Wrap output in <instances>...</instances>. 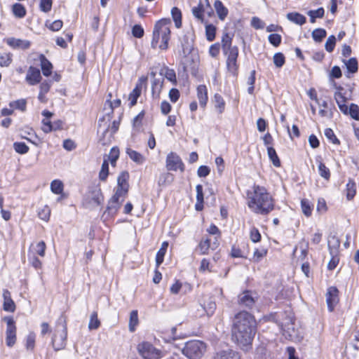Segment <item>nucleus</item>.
I'll list each match as a JSON object with an SVG mask.
<instances>
[{
    "instance_id": "38",
    "label": "nucleus",
    "mask_w": 359,
    "mask_h": 359,
    "mask_svg": "<svg viewBox=\"0 0 359 359\" xmlns=\"http://www.w3.org/2000/svg\"><path fill=\"white\" fill-rule=\"evenodd\" d=\"M172 18L175 22V27L180 28L182 26V12L177 8L173 7L171 10Z\"/></svg>"
},
{
    "instance_id": "54",
    "label": "nucleus",
    "mask_w": 359,
    "mask_h": 359,
    "mask_svg": "<svg viewBox=\"0 0 359 359\" xmlns=\"http://www.w3.org/2000/svg\"><path fill=\"white\" fill-rule=\"evenodd\" d=\"M348 114H350L352 118L359 121V107L355 104H351Z\"/></svg>"
},
{
    "instance_id": "56",
    "label": "nucleus",
    "mask_w": 359,
    "mask_h": 359,
    "mask_svg": "<svg viewBox=\"0 0 359 359\" xmlns=\"http://www.w3.org/2000/svg\"><path fill=\"white\" fill-rule=\"evenodd\" d=\"M52 4V0H41L39 4L40 10L44 13H48L51 10Z\"/></svg>"
},
{
    "instance_id": "5",
    "label": "nucleus",
    "mask_w": 359,
    "mask_h": 359,
    "mask_svg": "<svg viewBox=\"0 0 359 359\" xmlns=\"http://www.w3.org/2000/svg\"><path fill=\"white\" fill-rule=\"evenodd\" d=\"M207 349L206 344L200 340H190L184 344L182 353L189 359H201Z\"/></svg>"
},
{
    "instance_id": "45",
    "label": "nucleus",
    "mask_w": 359,
    "mask_h": 359,
    "mask_svg": "<svg viewBox=\"0 0 359 359\" xmlns=\"http://www.w3.org/2000/svg\"><path fill=\"white\" fill-rule=\"evenodd\" d=\"M327 32L325 29L318 28L313 31L312 37L316 42H321L322 40L326 36Z\"/></svg>"
},
{
    "instance_id": "16",
    "label": "nucleus",
    "mask_w": 359,
    "mask_h": 359,
    "mask_svg": "<svg viewBox=\"0 0 359 359\" xmlns=\"http://www.w3.org/2000/svg\"><path fill=\"white\" fill-rule=\"evenodd\" d=\"M207 8L211 10V6L208 0H204V3L201 0L197 6H195L192 8V14L193 15L200 20L201 22L203 21V13L205 11Z\"/></svg>"
},
{
    "instance_id": "10",
    "label": "nucleus",
    "mask_w": 359,
    "mask_h": 359,
    "mask_svg": "<svg viewBox=\"0 0 359 359\" xmlns=\"http://www.w3.org/2000/svg\"><path fill=\"white\" fill-rule=\"evenodd\" d=\"M125 198V196L115 192L108 203L105 214L107 213L109 216L115 215L124 201Z\"/></svg>"
},
{
    "instance_id": "3",
    "label": "nucleus",
    "mask_w": 359,
    "mask_h": 359,
    "mask_svg": "<svg viewBox=\"0 0 359 359\" xmlns=\"http://www.w3.org/2000/svg\"><path fill=\"white\" fill-rule=\"evenodd\" d=\"M170 20L163 18L154 25L153 38L151 41L152 48H158L161 50H166L168 48V41L170 39Z\"/></svg>"
},
{
    "instance_id": "13",
    "label": "nucleus",
    "mask_w": 359,
    "mask_h": 359,
    "mask_svg": "<svg viewBox=\"0 0 359 359\" xmlns=\"http://www.w3.org/2000/svg\"><path fill=\"white\" fill-rule=\"evenodd\" d=\"M338 293L339 290L336 287H330L327 289V292L326 293V302L330 311H332L334 310V306L339 302Z\"/></svg>"
},
{
    "instance_id": "51",
    "label": "nucleus",
    "mask_w": 359,
    "mask_h": 359,
    "mask_svg": "<svg viewBox=\"0 0 359 359\" xmlns=\"http://www.w3.org/2000/svg\"><path fill=\"white\" fill-rule=\"evenodd\" d=\"M119 156V150L117 147H113L111 149L109 155L108 156V162L110 161L111 165L114 166Z\"/></svg>"
},
{
    "instance_id": "30",
    "label": "nucleus",
    "mask_w": 359,
    "mask_h": 359,
    "mask_svg": "<svg viewBox=\"0 0 359 359\" xmlns=\"http://www.w3.org/2000/svg\"><path fill=\"white\" fill-rule=\"evenodd\" d=\"M168 247V243L165 241L162 243L161 248L157 252L156 255V264L157 267L163 263Z\"/></svg>"
},
{
    "instance_id": "18",
    "label": "nucleus",
    "mask_w": 359,
    "mask_h": 359,
    "mask_svg": "<svg viewBox=\"0 0 359 359\" xmlns=\"http://www.w3.org/2000/svg\"><path fill=\"white\" fill-rule=\"evenodd\" d=\"M6 43L13 48L27 49L30 46V42L13 37L6 39Z\"/></svg>"
},
{
    "instance_id": "20",
    "label": "nucleus",
    "mask_w": 359,
    "mask_h": 359,
    "mask_svg": "<svg viewBox=\"0 0 359 359\" xmlns=\"http://www.w3.org/2000/svg\"><path fill=\"white\" fill-rule=\"evenodd\" d=\"M213 359H241V356L238 352L226 349L217 352Z\"/></svg>"
},
{
    "instance_id": "57",
    "label": "nucleus",
    "mask_w": 359,
    "mask_h": 359,
    "mask_svg": "<svg viewBox=\"0 0 359 359\" xmlns=\"http://www.w3.org/2000/svg\"><path fill=\"white\" fill-rule=\"evenodd\" d=\"M46 248V245L45 242L40 241L39 242L35 247H34V250L35 252L41 257L45 256V250Z\"/></svg>"
},
{
    "instance_id": "50",
    "label": "nucleus",
    "mask_w": 359,
    "mask_h": 359,
    "mask_svg": "<svg viewBox=\"0 0 359 359\" xmlns=\"http://www.w3.org/2000/svg\"><path fill=\"white\" fill-rule=\"evenodd\" d=\"M273 61L276 67L280 68L285 64V58L283 53H276L273 57Z\"/></svg>"
},
{
    "instance_id": "42",
    "label": "nucleus",
    "mask_w": 359,
    "mask_h": 359,
    "mask_svg": "<svg viewBox=\"0 0 359 359\" xmlns=\"http://www.w3.org/2000/svg\"><path fill=\"white\" fill-rule=\"evenodd\" d=\"M100 325V322L97 318V313L94 311L91 313L88 323L89 330H97Z\"/></svg>"
},
{
    "instance_id": "43",
    "label": "nucleus",
    "mask_w": 359,
    "mask_h": 359,
    "mask_svg": "<svg viewBox=\"0 0 359 359\" xmlns=\"http://www.w3.org/2000/svg\"><path fill=\"white\" fill-rule=\"evenodd\" d=\"M345 65L346 66L348 71L350 73L353 74V73L357 72V71L358 69V60L356 58H355V57L350 58L345 62Z\"/></svg>"
},
{
    "instance_id": "64",
    "label": "nucleus",
    "mask_w": 359,
    "mask_h": 359,
    "mask_svg": "<svg viewBox=\"0 0 359 359\" xmlns=\"http://www.w3.org/2000/svg\"><path fill=\"white\" fill-rule=\"evenodd\" d=\"M266 250L265 249H256L253 254V259L255 262H259L266 255Z\"/></svg>"
},
{
    "instance_id": "11",
    "label": "nucleus",
    "mask_w": 359,
    "mask_h": 359,
    "mask_svg": "<svg viewBox=\"0 0 359 359\" xmlns=\"http://www.w3.org/2000/svg\"><path fill=\"white\" fill-rule=\"evenodd\" d=\"M166 168L168 170L176 171L180 169L184 171V164L180 157L175 153L170 152L166 158Z\"/></svg>"
},
{
    "instance_id": "37",
    "label": "nucleus",
    "mask_w": 359,
    "mask_h": 359,
    "mask_svg": "<svg viewBox=\"0 0 359 359\" xmlns=\"http://www.w3.org/2000/svg\"><path fill=\"white\" fill-rule=\"evenodd\" d=\"M325 11L323 8H319L316 10H311L307 12V15L310 17V22L314 23L316 18H322L324 16Z\"/></svg>"
},
{
    "instance_id": "59",
    "label": "nucleus",
    "mask_w": 359,
    "mask_h": 359,
    "mask_svg": "<svg viewBox=\"0 0 359 359\" xmlns=\"http://www.w3.org/2000/svg\"><path fill=\"white\" fill-rule=\"evenodd\" d=\"M144 29L140 25H135L132 28V34L136 38H142L144 36Z\"/></svg>"
},
{
    "instance_id": "33",
    "label": "nucleus",
    "mask_w": 359,
    "mask_h": 359,
    "mask_svg": "<svg viewBox=\"0 0 359 359\" xmlns=\"http://www.w3.org/2000/svg\"><path fill=\"white\" fill-rule=\"evenodd\" d=\"M13 15L18 18H22L26 15L27 11L25 6L19 3H15L12 6Z\"/></svg>"
},
{
    "instance_id": "14",
    "label": "nucleus",
    "mask_w": 359,
    "mask_h": 359,
    "mask_svg": "<svg viewBox=\"0 0 359 359\" xmlns=\"http://www.w3.org/2000/svg\"><path fill=\"white\" fill-rule=\"evenodd\" d=\"M129 178V174L128 172H122L118 177L117 182L118 187L116 190V193L121 195L126 196L128 190V180Z\"/></svg>"
},
{
    "instance_id": "21",
    "label": "nucleus",
    "mask_w": 359,
    "mask_h": 359,
    "mask_svg": "<svg viewBox=\"0 0 359 359\" xmlns=\"http://www.w3.org/2000/svg\"><path fill=\"white\" fill-rule=\"evenodd\" d=\"M328 249L330 255H339L340 241L336 236H330L327 241Z\"/></svg>"
},
{
    "instance_id": "55",
    "label": "nucleus",
    "mask_w": 359,
    "mask_h": 359,
    "mask_svg": "<svg viewBox=\"0 0 359 359\" xmlns=\"http://www.w3.org/2000/svg\"><path fill=\"white\" fill-rule=\"evenodd\" d=\"M335 43H336L335 36L334 35L330 36L327 38V41L325 45V50L329 53L332 52L334 48Z\"/></svg>"
},
{
    "instance_id": "35",
    "label": "nucleus",
    "mask_w": 359,
    "mask_h": 359,
    "mask_svg": "<svg viewBox=\"0 0 359 359\" xmlns=\"http://www.w3.org/2000/svg\"><path fill=\"white\" fill-rule=\"evenodd\" d=\"M11 108L14 109L20 110L22 112L26 111L27 109V100L25 99H19L9 103Z\"/></svg>"
},
{
    "instance_id": "9",
    "label": "nucleus",
    "mask_w": 359,
    "mask_h": 359,
    "mask_svg": "<svg viewBox=\"0 0 359 359\" xmlns=\"http://www.w3.org/2000/svg\"><path fill=\"white\" fill-rule=\"evenodd\" d=\"M219 245V241L217 238H214V240L204 236L200 241L198 249L201 255H208L210 251L215 250Z\"/></svg>"
},
{
    "instance_id": "2",
    "label": "nucleus",
    "mask_w": 359,
    "mask_h": 359,
    "mask_svg": "<svg viewBox=\"0 0 359 359\" xmlns=\"http://www.w3.org/2000/svg\"><path fill=\"white\" fill-rule=\"evenodd\" d=\"M248 206L254 213L266 215L273 210L274 202L266 189L257 185L248 192Z\"/></svg>"
},
{
    "instance_id": "19",
    "label": "nucleus",
    "mask_w": 359,
    "mask_h": 359,
    "mask_svg": "<svg viewBox=\"0 0 359 359\" xmlns=\"http://www.w3.org/2000/svg\"><path fill=\"white\" fill-rule=\"evenodd\" d=\"M233 36L229 33H224L222 38V48L224 53L233 51V50L238 49L237 46H232Z\"/></svg>"
},
{
    "instance_id": "53",
    "label": "nucleus",
    "mask_w": 359,
    "mask_h": 359,
    "mask_svg": "<svg viewBox=\"0 0 359 359\" xmlns=\"http://www.w3.org/2000/svg\"><path fill=\"white\" fill-rule=\"evenodd\" d=\"M39 218L46 222L49 220L50 215V209L48 205L43 207L38 212Z\"/></svg>"
},
{
    "instance_id": "12",
    "label": "nucleus",
    "mask_w": 359,
    "mask_h": 359,
    "mask_svg": "<svg viewBox=\"0 0 359 359\" xmlns=\"http://www.w3.org/2000/svg\"><path fill=\"white\" fill-rule=\"evenodd\" d=\"M226 56V67L228 71L233 75H236L238 69L237 58L238 56V49L233 50V51L224 53Z\"/></svg>"
},
{
    "instance_id": "60",
    "label": "nucleus",
    "mask_w": 359,
    "mask_h": 359,
    "mask_svg": "<svg viewBox=\"0 0 359 359\" xmlns=\"http://www.w3.org/2000/svg\"><path fill=\"white\" fill-rule=\"evenodd\" d=\"M268 39L269 41L276 47L278 46L281 43V36L278 34H271Z\"/></svg>"
},
{
    "instance_id": "26",
    "label": "nucleus",
    "mask_w": 359,
    "mask_h": 359,
    "mask_svg": "<svg viewBox=\"0 0 359 359\" xmlns=\"http://www.w3.org/2000/svg\"><path fill=\"white\" fill-rule=\"evenodd\" d=\"M39 60L43 74L45 76H49L52 73V64L43 55L39 56Z\"/></svg>"
},
{
    "instance_id": "27",
    "label": "nucleus",
    "mask_w": 359,
    "mask_h": 359,
    "mask_svg": "<svg viewBox=\"0 0 359 359\" xmlns=\"http://www.w3.org/2000/svg\"><path fill=\"white\" fill-rule=\"evenodd\" d=\"M214 7L219 20H224L228 15V9L224 6L219 0H216L214 3Z\"/></svg>"
},
{
    "instance_id": "36",
    "label": "nucleus",
    "mask_w": 359,
    "mask_h": 359,
    "mask_svg": "<svg viewBox=\"0 0 359 359\" xmlns=\"http://www.w3.org/2000/svg\"><path fill=\"white\" fill-rule=\"evenodd\" d=\"M316 161L318 163L319 175L325 180H328L330 177L329 168L320 160L316 159Z\"/></svg>"
},
{
    "instance_id": "52",
    "label": "nucleus",
    "mask_w": 359,
    "mask_h": 359,
    "mask_svg": "<svg viewBox=\"0 0 359 359\" xmlns=\"http://www.w3.org/2000/svg\"><path fill=\"white\" fill-rule=\"evenodd\" d=\"M13 148L17 153L20 154H27L29 151V147L25 142H15Z\"/></svg>"
},
{
    "instance_id": "46",
    "label": "nucleus",
    "mask_w": 359,
    "mask_h": 359,
    "mask_svg": "<svg viewBox=\"0 0 359 359\" xmlns=\"http://www.w3.org/2000/svg\"><path fill=\"white\" fill-rule=\"evenodd\" d=\"M142 90L139 89V87H135L132 92L129 94L128 100L130 101V105L134 106L137 103V98L141 94Z\"/></svg>"
},
{
    "instance_id": "22",
    "label": "nucleus",
    "mask_w": 359,
    "mask_h": 359,
    "mask_svg": "<svg viewBox=\"0 0 359 359\" xmlns=\"http://www.w3.org/2000/svg\"><path fill=\"white\" fill-rule=\"evenodd\" d=\"M4 310L6 311L13 312L15 309V305L11 299V293L8 290H4Z\"/></svg>"
},
{
    "instance_id": "32",
    "label": "nucleus",
    "mask_w": 359,
    "mask_h": 359,
    "mask_svg": "<svg viewBox=\"0 0 359 359\" xmlns=\"http://www.w3.org/2000/svg\"><path fill=\"white\" fill-rule=\"evenodd\" d=\"M174 180V176L170 172L162 173L158 180V184L160 187H165L170 184Z\"/></svg>"
},
{
    "instance_id": "7",
    "label": "nucleus",
    "mask_w": 359,
    "mask_h": 359,
    "mask_svg": "<svg viewBox=\"0 0 359 359\" xmlns=\"http://www.w3.org/2000/svg\"><path fill=\"white\" fill-rule=\"evenodd\" d=\"M137 350L144 359H160L162 357L161 351L147 341L140 343Z\"/></svg>"
},
{
    "instance_id": "6",
    "label": "nucleus",
    "mask_w": 359,
    "mask_h": 359,
    "mask_svg": "<svg viewBox=\"0 0 359 359\" xmlns=\"http://www.w3.org/2000/svg\"><path fill=\"white\" fill-rule=\"evenodd\" d=\"M103 201V196L99 187H92L84 195L82 205L87 209H93L99 206Z\"/></svg>"
},
{
    "instance_id": "62",
    "label": "nucleus",
    "mask_w": 359,
    "mask_h": 359,
    "mask_svg": "<svg viewBox=\"0 0 359 359\" xmlns=\"http://www.w3.org/2000/svg\"><path fill=\"white\" fill-rule=\"evenodd\" d=\"M250 237L253 243H257L261 239V234L257 228L253 227L250 230Z\"/></svg>"
},
{
    "instance_id": "24",
    "label": "nucleus",
    "mask_w": 359,
    "mask_h": 359,
    "mask_svg": "<svg viewBox=\"0 0 359 359\" xmlns=\"http://www.w3.org/2000/svg\"><path fill=\"white\" fill-rule=\"evenodd\" d=\"M197 97L201 107H205L208 102V90L205 85H200L197 88Z\"/></svg>"
},
{
    "instance_id": "58",
    "label": "nucleus",
    "mask_w": 359,
    "mask_h": 359,
    "mask_svg": "<svg viewBox=\"0 0 359 359\" xmlns=\"http://www.w3.org/2000/svg\"><path fill=\"white\" fill-rule=\"evenodd\" d=\"M331 259L327 264V268L329 270L334 269L339 262V255H330Z\"/></svg>"
},
{
    "instance_id": "15",
    "label": "nucleus",
    "mask_w": 359,
    "mask_h": 359,
    "mask_svg": "<svg viewBox=\"0 0 359 359\" xmlns=\"http://www.w3.org/2000/svg\"><path fill=\"white\" fill-rule=\"evenodd\" d=\"M25 80L30 86H34L39 83L41 80L40 70L36 67L32 66L29 67Z\"/></svg>"
},
{
    "instance_id": "28",
    "label": "nucleus",
    "mask_w": 359,
    "mask_h": 359,
    "mask_svg": "<svg viewBox=\"0 0 359 359\" xmlns=\"http://www.w3.org/2000/svg\"><path fill=\"white\" fill-rule=\"evenodd\" d=\"M287 19L290 22L298 25H302L306 23V18L304 15L297 12H292L287 14Z\"/></svg>"
},
{
    "instance_id": "25",
    "label": "nucleus",
    "mask_w": 359,
    "mask_h": 359,
    "mask_svg": "<svg viewBox=\"0 0 359 359\" xmlns=\"http://www.w3.org/2000/svg\"><path fill=\"white\" fill-rule=\"evenodd\" d=\"M201 306L203 313H205L208 316H211L216 309V303L212 297H209L208 301L201 304Z\"/></svg>"
},
{
    "instance_id": "34",
    "label": "nucleus",
    "mask_w": 359,
    "mask_h": 359,
    "mask_svg": "<svg viewBox=\"0 0 359 359\" xmlns=\"http://www.w3.org/2000/svg\"><path fill=\"white\" fill-rule=\"evenodd\" d=\"M138 313L137 310H133L130 313V319L128 328L130 332H133L135 330L136 326L138 325Z\"/></svg>"
},
{
    "instance_id": "29",
    "label": "nucleus",
    "mask_w": 359,
    "mask_h": 359,
    "mask_svg": "<svg viewBox=\"0 0 359 359\" xmlns=\"http://www.w3.org/2000/svg\"><path fill=\"white\" fill-rule=\"evenodd\" d=\"M126 152L132 161L139 165L142 164L145 161L144 156L130 148H127Z\"/></svg>"
},
{
    "instance_id": "48",
    "label": "nucleus",
    "mask_w": 359,
    "mask_h": 359,
    "mask_svg": "<svg viewBox=\"0 0 359 359\" xmlns=\"http://www.w3.org/2000/svg\"><path fill=\"white\" fill-rule=\"evenodd\" d=\"M206 39L208 41H212L215 39L216 27L212 25L205 26Z\"/></svg>"
},
{
    "instance_id": "44",
    "label": "nucleus",
    "mask_w": 359,
    "mask_h": 359,
    "mask_svg": "<svg viewBox=\"0 0 359 359\" xmlns=\"http://www.w3.org/2000/svg\"><path fill=\"white\" fill-rule=\"evenodd\" d=\"M109 175V163L108 160L104 159L102 164L101 170L99 173V178L101 181H105Z\"/></svg>"
},
{
    "instance_id": "61",
    "label": "nucleus",
    "mask_w": 359,
    "mask_h": 359,
    "mask_svg": "<svg viewBox=\"0 0 359 359\" xmlns=\"http://www.w3.org/2000/svg\"><path fill=\"white\" fill-rule=\"evenodd\" d=\"M251 25L256 29H260L265 27V23L258 17H253L251 20Z\"/></svg>"
},
{
    "instance_id": "63",
    "label": "nucleus",
    "mask_w": 359,
    "mask_h": 359,
    "mask_svg": "<svg viewBox=\"0 0 359 359\" xmlns=\"http://www.w3.org/2000/svg\"><path fill=\"white\" fill-rule=\"evenodd\" d=\"M207 232L208 233H210V235L215 236V238H217L218 240L221 237V231H220V230L218 229V227L216 225H215L213 224H212L207 229Z\"/></svg>"
},
{
    "instance_id": "1",
    "label": "nucleus",
    "mask_w": 359,
    "mask_h": 359,
    "mask_svg": "<svg viewBox=\"0 0 359 359\" xmlns=\"http://www.w3.org/2000/svg\"><path fill=\"white\" fill-rule=\"evenodd\" d=\"M257 331L255 317L247 311L235 315L231 329L232 339L242 349L248 351Z\"/></svg>"
},
{
    "instance_id": "49",
    "label": "nucleus",
    "mask_w": 359,
    "mask_h": 359,
    "mask_svg": "<svg viewBox=\"0 0 359 359\" xmlns=\"http://www.w3.org/2000/svg\"><path fill=\"white\" fill-rule=\"evenodd\" d=\"M12 62V54L9 53H0V66L8 67Z\"/></svg>"
},
{
    "instance_id": "39",
    "label": "nucleus",
    "mask_w": 359,
    "mask_h": 359,
    "mask_svg": "<svg viewBox=\"0 0 359 359\" xmlns=\"http://www.w3.org/2000/svg\"><path fill=\"white\" fill-rule=\"evenodd\" d=\"M267 154H268L269 158L271 161L273 165L277 168L280 167V159L276 154V150L271 147H267Z\"/></svg>"
},
{
    "instance_id": "8",
    "label": "nucleus",
    "mask_w": 359,
    "mask_h": 359,
    "mask_svg": "<svg viewBox=\"0 0 359 359\" xmlns=\"http://www.w3.org/2000/svg\"><path fill=\"white\" fill-rule=\"evenodd\" d=\"M4 320L6 323V344L8 347H12L16 341V326L12 316H6Z\"/></svg>"
},
{
    "instance_id": "4",
    "label": "nucleus",
    "mask_w": 359,
    "mask_h": 359,
    "mask_svg": "<svg viewBox=\"0 0 359 359\" xmlns=\"http://www.w3.org/2000/svg\"><path fill=\"white\" fill-rule=\"evenodd\" d=\"M67 336L66 320L63 316L59 318L56 323L54 333L52 336L51 344L55 351L65 348Z\"/></svg>"
},
{
    "instance_id": "31",
    "label": "nucleus",
    "mask_w": 359,
    "mask_h": 359,
    "mask_svg": "<svg viewBox=\"0 0 359 359\" xmlns=\"http://www.w3.org/2000/svg\"><path fill=\"white\" fill-rule=\"evenodd\" d=\"M213 102H214L215 108L217 110V111L219 114H222L225 109V102H224L223 97H222V95H220L218 93H216L214 95Z\"/></svg>"
},
{
    "instance_id": "47",
    "label": "nucleus",
    "mask_w": 359,
    "mask_h": 359,
    "mask_svg": "<svg viewBox=\"0 0 359 359\" xmlns=\"http://www.w3.org/2000/svg\"><path fill=\"white\" fill-rule=\"evenodd\" d=\"M301 208L304 215L306 217H310L311 215L313 208L309 200L302 199L301 201Z\"/></svg>"
},
{
    "instance_id": "17",
    "label": "nucleus",
    "mask_w": 359,
    "mask_h": 359,
    "mask_svg": "<svg viewBox=\"0 0 359 359\" xmlns=\"http://www.w3.org/2000/svg\"><path fill=\"white\" fill-rule=\"evenodd\" d=\"M238 302L241 306L252 308L255 303V297L250 291H245L238 297Z\"/></svg>"
},
{
    "instance_id": "23",
    "label": "nucleus",
    "mask_w": 359,
    "mask_h": 359,
    "mask_svg": "<svg viewBox=\"0 0 359 359\" xmlns=\"http://www.w3.org/2000/svg\"><path fill=\"white\" fill-rule=\"evenodd\" d=\"M163 85V78H154L151 83V94L154 99L159 98Z\"/></svg>"
},
{
    "instance_id": "41",
    "label": "nucleus",
    "mask_w": 359,
    "mask_h": 359,
    "mask_svg": "<svg viewBox=\"0 0 359 359\" xmlns=\"http://www.w3.org/2000/svg\"><path fill=\"white\" fill-rule=\"evenodd\" d=\"M356 193L355 183L349 180L346 184V198L348 200H351L355 196Z\"/></svg>"
},
{
    "instance_id": "40",
    "label": "nucleus",
    "mask_w": 359,
    "mask_h": 359,
    "mask_svg": "<svg viewBox=\"0 0 359 359\" xmlns=\"http://www.w3.org/2000/svg\"><path fill=\"white\" fill-rule=\"evenodd\" d=\"M64 185L62 181L55 180L50 183V190L55 194H60L62 193Z\"/></svg>"
}]
</instances>
